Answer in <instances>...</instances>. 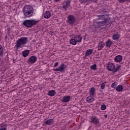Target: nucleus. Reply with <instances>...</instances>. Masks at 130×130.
Segmentation results:
<instances>
[{
  "label": "nucleus",
  "instance_id": "1",
  "mask_svg": "<svg viewBox=\"0 0 130 130\" xmlns=\"http://www.w3.org/2000/svg\"><path fill=\"white\" fill-rule=\"evenodd\" d=\"M97 17H98V20H104V21L95 22L96 28H101L102 26H105L107 23L110 22V19H111L108 17L107 14L99 15H97Z\"/></svg>",
  "mask_w": 130,
  "mask_h": 130
},
{
  "label": "nucleus",
  "instance_id": "2",
  "mask_svg": "<svg viewBox=\"0 0 130 130\" xmlns=\"http://www.w3.org/2000/svg\"><path fill=\"white\" fill-rule=\"evenodd\" d=\"M22 12L25 18H30L34 14V8L30 5H25L23 9Z\"/></svg>",
  "mask_w": 130,
  "mask_h": 130
},
{
  "label": "nucleus",
  "instance_id": "3",
  "mask_svg": "<svg viewBox=\"0 0 130 130\" xmlns=\"http://www.w3.org/2000/svg\"><path fill=\"white\" fill-rule=\"evenodd\" d=\"M37 23H38V21H36L35 19H28L24 20L22 25L26 27V28H32L33 26L37 25Z\"/></svg>",
  "mask_w": 130,
  "mask_h": 130
},
{
  "label": "nucleus",
  "instance_id": "4",
  "mask_svg": "<svg viewBox=\"0 0 130 130\" xmlns=\"http://www.w3.org/2000/svg\"><path fill=\"white\" fill-rule=\"evenodd\" d=\"M26 43H28V38H20L16 41L15 47L16 48H17V49H18V48H19L20 46H22V45H23L24 46V45H25V44H26Z\"/></svg>",
  "mask_w": 130,
  "mask_h": 130
},
{
  "label": "nucleus",
  "instance_id": "5",
  "mask_svg": "<svg viewBox=\"0 0 130 130\" xmlns=\"http://www.w3.org/2000/svg\"><path fill=\"white\" fill-rule=\"evenodd\" d=\"M67 23L70 25H74L76 24V17L73 15H69L67 18Z\"/></svg>",
  "mask_w": 130,
  "mask_h": 130
},
{
  "label": "nucleus",
  "instance_id": "6",
  "mask_svg": "<svg viewBox=\"0 0 130 130\" xmlns=\"http://www.w3.org/2000/svg\"><path fill=\"white\" fill-rule=\"evenodd\" d=\"M67 69V66L64 63L60 65V67L53 69L54 72H60V73H64V70Z\"/></svg>",
  "mask_w": 130,
  "mask_h": 130
},
{
  "label": "nucleus",
  "instance_id": "7",
  "mask_svg": "<svg viewBox=\"0 0 130 130\" xmlns=\"http://www.w3.org/2000/svg\"><path fill=\"white\" fill-rule=\"evenodd\" d=\"M90 122H91V123H93V124L95 125L99 124V123H100L99 119L96 116H92L90 118Z\"/></svg>",
  "mask_w": 130,
  "mask_h": 130
},
{
  "label": "nucleus",
  "instance_id": "8",
  "mask_svg": "<svg viewBox=\"0 0 130 130\" xmlns=\"http://www.w3.org/2000/svg\"><path fill=\"white\" fill-rule=\"evenodd\" d=\"M37 61V57L35 56H31L27 60V63L32 64Z\"/></svg>",
  "mask_w": 130,
  "mask_h": 130
},
{
  "label": "nucleus",
  "instance_id": "9",
  "mask_svg": "<svg viewBox=\"0 0 130 130\" xmlns=\"http://www.w3.org/2000/svg\"><path fill=\"white\" fill-rule=\"evenodd\" d=\"M71 7V1L70 0H67L64 4H63L62 8L65 10V11H67L69 8Z\"/></svg>",
  "mask_w": 130,
  "mask_h": 130
},
{
  "label": "nucleus",
  "instance_id": "10",
  "mask_svg": "<svg viewBox=\"0 0 130 130\" xmlns=\"http://www.w3.org/2000/svg\"><path fill=\"white\" fill-rule=\"evenodd\" d=\"M115 69V65L113 63H109L107 66V69L108 71L110 72H112V71H114Z\"/></svg>",
  "mask_w": 130,
  "mask_h": 130
},
{
  "label": "nucleus",
  "instance_id": "11",
  "mask_svg": "<svg viewBox=\"0 0 130 130\" xmlns=\"http://www.w3.org/2000/svg\"><path fill=\"white\" fill-rule=\"evenodd\" d=\"M70 100H71V96H64L61 101L64 103H68V102H70Z\"/></svg>",
  "mask_w": 130,
  "mask_h": 130
},
{
  "label": "nucleus",
  "instance_id": "12",
  "mask_svg": "<svg viewBox=\"0 0 130 130\" xmlns=\"http://www.w3.org/2000/svg\"><path fill=\"white\" fill-rule=\"evenodd\" d=\"M114 60L115 62H120V61L122 60V56H121L120 55H118L115 57Z\"/></svg>",
  "mask_w": 130,
  "mask_h": 130
},
{
  "label": "nucleus",
  "instance_id": "13",
  "mask_svg": "<svg viewBox=\"0 0 130 130\" xmlns=\"http://www.w3.org/2000/svg\"><path fill=\"white\" fill-rule=\"evenodd\" d=\"M0 128L2 130H8V124L7 123H3L2 124H1L0 125Z\"/></svg>",
  "mask_w": 130,
  "mask_h": 130
},
{
  "label": "nucleus",
  "instance_id": "14",
  "mask_svg": "<svg viewBox=\"0 0 130 130\" xmlns=\"http://www.w3.org/2000/svg\"><path fill=\"white\" fill-rule=\"evenodd\" d=\"M104 45H105V43H103L102 42H100V43H99L98 46V50L99 51L101 50V49H102V48L104 47Z\"/></svg>",
  "mask_w": 130,
  "mask_h": 130
},
{
  "label": "nucleus",
  "instance_id": "15",
  "mask_svg": "<svg viewBox=\"0 0 130 130\" xmlns=\"http://www.w3.org/2000/svg\"><path fill=\"white\" fill-rule=\"evenodd\" d=\"M44 17L45 19H49L51 17V13L49 11H46L44 14Z\"/></svg>",
  "mask_w": 130,
  "mask_h": 130
},
{
  "label": "nucleus",
  "instance_id": "16",
  "mask_svg": "<svg viewBox=\"0 0 130 130\" xmlns=\"http://www.w3.org/2000/svg\"><path fill=\"white\" fill-rule=\"evenodd\" d=\"M80 1L82 4H86V3H93V2L95 3V2H97V0H80Z\"/></svg>",
  "mask_w": 130,
  "mask_h": 130
},
{
  "label": "nucleus",
  "instance_id": "17",
  "mask_svg": "<svg viewBox=\"0 0 130 130\" xmlns=\"http://www.w3.org/2000/svg\"><path fill=\"white\" fill-rule=\"evenodd\" d=\"M93 53V49H88L86 51L85 53V56H89V55H91Z\"/></svg>",
  "mask_w": 130,
  "mask_h": 130
},
{
  "label": "nucleus",
  "instance_id": "18",
  "mask_svg": "<svg viewBox=\"0 0 130 130\" xmlns=\"http://www.w3.org/2000/svg\"><path fill=\"white\" fill-rule=\"evenodd\" d=\"M30 53V51L28 50H25L22 52V55L24 57H27L29 54Z\"/></svg>",
  "mask_w": 130,
  "mask_h": 130
},
{
  "label": "nucleus",
  "instance_id": "19",
  "mask_svg": "<svg viewBox=\"0 0 130 130\" xmlns=\"http://www.w3.org/2000/svg\"><path fill=\"white\" fill-rule=\"evenodd\" d=\"M112 38L113 40H118V39L120 38V35L117 32L116 34H114L112 36Z\"/></svg>",
  "mask_w": 130,
  "mask_h": 130
},
{
  "label": "nucleus",
  "instance_id": "20",
  "mask_svg": "<svg viewBox=\"0 0 130 130\" xmlns=\"http://www.w3.org/2000/svg\"><path fill=\"white\" fill-rule=\"evenodd\" d=\"M94 101V98L91 96H89L86 98V102L87 103H91V102H93Z\"/></svg>",
  "mask_w": 130,
  "mask_h": 130
},
{
  "label": "nucleus",
  "instance_id": "21",
  "mask_svg": "<svg viewBox=\"0 0 130 130\" xmlns=\"http://www.w3.org/2000/svg\"><path fill=\"white\" fill-rule=\"evenodd\" d=\"M75 40L77 42H82V37L80 35H77L74 37Z\"/></svg>",
  "mask_w": 130,
  "mask_h": 130
},
{
  "label": "nucleus",
  "instance_id": "22",
  "mask_svg": "<svg viewBox=\"0 0 130 130\" xmlns=\"http://www.w3.org/2000/svg\"><path fill=\"white\" fill-rule=\"evenodd\" d=\"M111 45H112V42L110 40H108L106 42V46L107 47H109V48H110V47H111Z\"/></svg>",
  "mask_w": 130,
  "mask_h": 130
},
{
  "label": "nucleus",
  "instance_id": "23",
  "mask_svg": "<svg viewBox=\"0 0 130 130\" xmlns=\"http://www.w3.org/2000/svg\"><path fill=\"white\" fill-rule=\"evenodd\" d=\"M56 93V92H55V90H51L49 91L48 95V96H54Z\"/></svg>",
  "mask_w": 130,
  "mask_h": 130
},
{
  "label": "nucleus",
  "instance_id": "24",
  "mask_svg": "<svg viewBox=\"0 0 130 130\" xmlns=\"http://www.w3.org/2000/svg\"><path fill=\"white\" fill-rule=\"evenodd\" d=\"M77 41L74 39H72L70 40V43L72 44V45H76L77 44Z\"/></svg>",
  "mask_w": 130,
  "mask_h": 130
},
{
  "label": "nucleus",
  "instance_id": "25",
  "mask_svg": "<svg viewBox=\"0 0 130 130\" xmlns=\"http://www.w3.org/2000/svg\"><path fill=\"white\" fill-rule=\"evenodd\" d=\"M90 94L91 96H94V95H95V88L92 87L90 88Z\"/></svg>",
  "mask_w": 130,
  "mask_h": 130
},
{
  "label": "nucleus",
  "instance_id": "26",
  "mask_svg": "<svg viewBox=\"0 0 130 130\" xmlns=\"http://www.w3.org/2000/svg\"><path fill=\"white\" fill-rule=\"evenodd\" d=\"M46 124L50 125V124H53V120L52 119H49L45 122Z\"/></svg>",
  "mask_w": 130,
  "mask_h": 130
},
{
  "label": "nucleus",
  "instance_id": "27",
  "mask_svg": "<svg viewBox=\"0 0 130 130\" xmlns=\"http://www.w3.org/2000/svg\"><path fill=\"white\" fill-rule=\"evenodd\" d=\"M116 90L118 91V92H121V91H122V90H123V87L121 85H118L116 87Z\"/></svg>",
  "mask_w": 130,
  "mask_h": 130
},
{
  "label": "nucleus",
  "instance_id": "28",
  "mask_svg": "<svg viewBox=\"0 0 130 130\" xmlns=\"http://www.w3.org/2000/svg\"><path fill=\"white\" fill-rule=\"evenodd\" d=\"M90 68L91 70L96 71V70H97V64H94L93 65H91Z\"/></svg>",
  "mask_w": 130,
  "mask_h": 130
},
{
  "label": "nucleus",
  "instance_id": "29",
  "mask_svg": "<svg viewBox=\"0 0 130 130\" xmlns=\"http://www.w3.org/2000/svg\"><path fill=\"white\" fill-rule=\"evenodd\" d=\"M120 68H121V66L117 65L116 69L114 70L113 73H116V72H118Z\"/></svg>",
  "mask_w": 130,
  "mask_h": 130
},
{
  "label": "nucleus",
  "instance_id": "30",
  "mask_svg": "<svg viewBox=\"0 0 130 130\" xmlns=\"http://www.w3.org/2000/svg\"><path fill=\"white\" fill-rule=\"evenodd\" d=\"M106 85V84L105 82H102V84H101V89L104 90V89L105 88Z\"/></svg>",
  "mask_w": 130,
  "mask_h": 130
},
{
  "label": "nucleus",
  "instance_id": "31",
  "mask_svg": "<svg viewBox=\"0 0 130 130\" xmlns=\"http://www.w3.org/2000/svg\"><path fill=\"white\" fill-rule=\"evenodd\" d=\"M3 51H4V49H3V47L0 45V56L3 54Z\"/></svg>",
  "mask_w": 130,
  "mask_h": 130
},
{
  "label": "nucleus",
  "instance_id": "32",
  "mask_svg": "<svg viewBox=\"0 0 130 130\" xmlns=\"http://www.w3.org/2000/svg\"><path fill=\"white\" fill-rule=\"evenodd\" d=\"M101 109L102 110H105L106 109V105L103 104L101 106Z\"/></svg>",
  "mask_w": 130,
  "mask_h": 130
},
{
  "label": "nucleus",
  "instance_id": "33",
  "mask_svg": "<svg viewBox=\"0 0 130 130\" xmlns=\"http://www.w3.org/2000/svg\"><path fill=\"white\" fill-rule=\"evenodd\" d=\"M119 3L121 4H123V3H125V2H128V0H117Z\"/></svg>",
  "mask_w": 130,
  "mask_h": 130
},
{
  "label": "nucleus",
  "instance_id": "34",
  "mask_svg": "<svg viewBox=\"0 0 130 130\" xmlns=\"http://www.w3.org/2000/svg\"><path fill=\"white\" fill-rule=\"evenodd\" d=\"M115 87H116V84L115 83V82H114L111 85V88H113V89H115Z\"/></svg>",
  "mask_w": 130,
  "mask_h": 130
},
{
  "label": "nucleus",
  "instance_id": "35",
  "mask_svg": "<svg viewBox=\"0 0 130 130\" xmlns=\"http://www.w3.org/2000/svg\"><path fill=\"white\" fill-rule=\"evenodd\" d=\"M58 66V62H56L54 63V68H56Z\"/></svg>",
  "mask_w": 130,
  "mask_h": 130
},
{
  "label": "nucleus",
  "instance_id": "36",
  "mask_svg": "<svg viewBox=\"0 0 130 130\" xmlns=\"http://www.w3.org/2000/svg\"><path fill=\"white\" fill-rule=\"evenodd\" d=\"M54 1H55V2H59L60 0H54Z\"/></svg>",
  "mask_w": 130,
  "mask_h": 130
},
{
  "label": "nucleus",
  "instance_id": "37",
  "mask_svg": "<svg viewBox=\"0 0 130 130\" xmlns=\"http://www.w3.org/2000/svg\"><path fill=\"white\" fill-rule=\"evenodd\" d=\"M104 116H105V117H106V118H107V115L106 114V115H104Z\"/></svg>",
  "mask_w": 130,
  "mask_h": 130
},
{
  "label": "nucleus",
  "instance_id": "38",
  "mask_svg": "<svg viewBox=\"0 0 130 130\" xmlns=\"http://www.w3.org/2000/svg\"><path fill=\"white\" fill-rule=\"evenodd\" d=\"M8 31H9V32H10V31H11V28H8Z\"/></svg>",
  "mask_w": 130,
  "mask_h": 130
},
{
  "label": "nucleus",
  "instance_id": "39",
  "mask_svg": "<svg viewBox=\"0 0 130 130\" xmlns=\"http://www.w3.org/2000/svg\"><path fill=\"white\" fill-rule=\"evenodd\" d=\"M0 130H2V129L0 128Z\"/></svg>",
  "mask_w": 130,
  "mask_h": 130
}]
</instances>
